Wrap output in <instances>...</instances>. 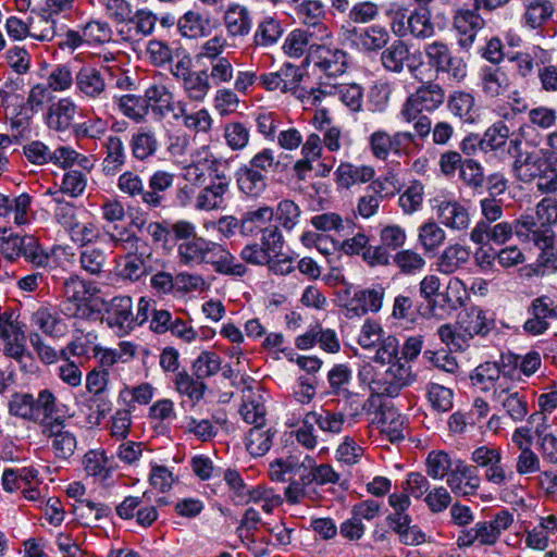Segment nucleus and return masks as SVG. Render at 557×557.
I'll list each match as a JSON object with an SVG mask.
<instances>
[{"label": "nucleus", "mask_w": 557, "mask_h": 557, "mask_svg": "<svg viewBox=\"0 0 557 557\" xmlns=\"http://www.w3.org/2000/svg\"><path fill=\"white\" fill-rule=\"evenodd\" d=\"M550 305L552 298L547 295L532 299L527 308L528 319L522 326L524 333L537 336L549 329V319H553Z\"/></svg>", "instance_id": "412c9836"}, {"label": "nucleus", "mask_w": 557, "mask_h": 557, "mask_svg": "<svg viewBox=\"0 0 557 557\" xmlns=\"http://www.w3.org/2000/svg\"><path fill=\"white\" fill-rule=\"evenodd\" d=\"M391 261L398 269V272L406 276L420 274L426 265L423 256L413 249L398 250L392 256Z\"/></svg>", "instance_id": "de8ad7c7"}, {"label": "nucleus", "mask_w": 557, "mask_h": 557, "mask_svg": "<svg viewBox=\"0 0 557 557\" xmlns=\"http://www.w3.org/2000/svg\"><path fill=\"white\" fill-rule=\"evenodd\" d=\"M409 59L410 48L401 39L394 40L381 53V63L384 70L395 74H400L404 71Z\"/></svg>", "instance_id": "58836bf2"}, {"label": "nucleus", "mask_w": 557, "mask_h": 557, "mask_svg": "<svg viewBox=\"0 0 557 557\" xmlns=\"http://www.w3.org/2000/svg\"><path fill=\"white\" fill-rule=\"evenodd\" d=\"M460 181L474 191H481L485 183L484 169L480 162L474 159H465L459 171Z\"/></svg>", "instance_id": "680f3d73"}, {"label": "nucleus", "mask_w": 557, "mask_h": 557, "mask_svg": "<svg viewBox=\"0 0 557 557\" xmlns=\"http://www.w3.org/2000/svg\"><path fill=\"white\" fill-rule=\"evenodd\" d=\"M274 216V210L264 206L257 210L247 211L240 220V234L244 236H255L261 234L269 222Z\"/></svg>", "instance_id": "a18cd8bd"}, {"label": "nucleus", "mask_w": 557, "mask_h": 557, "mask_svg": "<svg viewBox=\"0 0 557 557\" xmlns=\"http://www.w3.org/2000/svg\"><path fill=\"white\" fill-rule=\"evenodd\" d=\"M414 381V375L411 372V367L407 362L396 360L391 363L389 368L384 374L373 380L374 389L388 397H396L400 391L410 385Z\"/></svg>", "instance_id": "6ab92c4d"}, {"label": "nucleus", "mask_w": 557, "mask_h": 557, "mask_svg": "<svg viewBox=\"0 0 557 557\" xmlns=\"http://www.w3.org/2000/svg\"><path fill=\"white\" fill-rule=\"evenodd\" d=\"M210 240L197 236L186 243H180L177 246V257L184 265L203 264L205 253Z\"/></svg>", "instance_id": "09e8293b"}, {"label": "nucleus", "mask_w": 557, "mask_h": 557, "mask_svg": "<svg viewBox=\"0 0 557 557\" xmlns=\"http://www.w3.org/2000/svg\"><path fill=\"white\" fill-rule=\"evenodd\" d=\"M129 148L135 160L139 162L150 160L159 149L156 133L148 127L138 128L131 137Z\"/></svg>", "instance_id": "2f4dec72"}, {"label": "nucleus", "mask_w": 557, "mask_h": 557, "mask_svg": "<svg viewBox=\"0 0 557 557\" xmlns=\"http://www.w3.org/2000/svg\"><path fill=\"white\" fill-rule=\"evenodd\" d=\"M521 25L530 30L542 29L553 17L555 7L552 0L523 1Z\"/></svg>", "instance_id": "393cba45"}, {"label": "nucleus", "mask_w": 557, "mask_h": 557, "mask_svg": "<svg viewBox=\"0 0 557 557\" xmlns=\"http://www.w3.org/2000/svg\"><path fill=\"white\" fill-rule=\"evenodd\" d=\"M177 26L184 37L198 38L207 35L209 21L201 13L189 10L180 17Z\"/></svg>", "instance_id": "5fc2aeb1"}, {"label": "nucleus", "mask_w": 557, "mask_h": 557, "mask_svg": "<svg viewBox=\"0 0 557 557\" xmlns=\"http://www.w3.org/2000/svg\"><path fill=\"white\" fill-rule=\"evenodd\" d=\"M413 141L414 135L410 132L400 131L391 135L380 129L370 135L369 147L375 159L386 161L391 152L399 156Z\"/></svg>", "instance_id": "dca6fc26"}, {"label": "nucleus", "mask_w": 557, "mask_h": 557, "mask_svg": "<svg viewBox=\"0 0 557 557\" xmlns=\"http://www.w3.org/2000/svg\"><path fill=\"white\" fill-rule=\"evenodd\" d=\"M375 170L371 165H354L342 162L335 171L337 184L343 188H349L357 184H364L372 181Z\"/></svg>", "instance_id": "f704fd0d"}, {"label": "nucleus", "mask_w": 557, "mask_h": 557, "mask_svg": "<svg viewBox=\"0 0 557 557\" xmlns=\"http://www.w3.org/2000/svg\"><path fill=\"white\" fill-rule=\"evenodd\" d=\"M499 376L500 367L496 362H484L472 371L470 379L474 386L488 391L495 386Z\"/></svg>", "instance_id": "e2e57ef3"}, {"label": "nucleus", "mask_w": 557, "mask_h": 557, "mask_svg": "<svg viewBox=\"0 0 557 557\" xmlns=\"http://www.w3.org/2000/svg\"><path fill=\"white\" fill-rule=\"evenodd\" d=\"M437 216L442 224L451 230L463 231L470 225L468 210L457 201H442L437 207Z\"/></svg>", "instance_id": "c9c22d12"}, {"label": "nucleus", "mask_w": 557, "mask_h": 557, "mask_svg": "<svg viewBox=\"0 0 557 557\" xmlns=\"http://www.w3.org/2000/svg\"><path fill=\"white\" fill-rule=\"evenodd\" d=\"M388 503L394 509V513L387 516L386 521L389 528L398 534L399 540L405 545H418L424 542V534L417 525H410L411 518L406 513L410 506L409 495L405 493H394L389 495Z\"/></svg>", "instance_id": "6e6552de"}, {"label": "nucleus", "mask_w": 557, "mask_h": 557, "mask_svg": "<svg viewBox=\"0 0 557 557\" xmlns=\"http://www.w3.org/2000/svg\"><path fill=\"white\" fill-rule=\"evenodd\" d=\"M509 127L503 122L498 121L492 124L481 137V150L487 152H507L508 144L511 138Z\"/></svg>", "instance_id": "4c0bfd02"}, {"label": "nucleus", "mask_w": 557, "mask_h": 557, "mask_svg": "<svg viewBox=\"0 0 557 557\" xmlns=\"http://www.w3.org/2000/svg\"><path fill=\"white\" fill-rule=\"evenodd\" d=\"M343 36L346 41L364 52H377L385 48L389 40L388 30L381 25H371L366 28L343 26Z\"/></svg>", "instance_id": "2eb2a0df"}, {"label": "nucleus", "mask_w": 557, "mask_h": 557, "mask_svg": "<svg viewBox=\"0 0 557 557\" xmlns=\"http://www.w3.org/2000/svg\"><path fill=\"white\" fill-rule=\"evenodd\" d=\"M226 32L232 37H244L251 29V17L248 9L240 4L230 5L223 15Z\"/></svg>", "instance_id": "e433bc0d"}, {"label": "nucleus", "mask_w": 557, "mask_h": 557, "mask_svg": "<svg viewBox=\"0 0 557 557\" xmlns=\"http://www.w3.org/2000/svg\"><path fill=\"white\" fill-rule=\"evenodd\" d=\"M145 99L148 110L164 119L171 115L174 120L185 115V102L175 100L174 94L163 84H152L145 90Z\"/></svg>", "instance_id": "4468645a"}, {"label": "nucleus", "mask_w": 557, "mask_h": 557, "mask_svg": "<svg viewBox=\"0 0 557 557\" xmlns=\"http://www.w3.org/2000/svg\"><path fill=\"white\" fill-rule=\"evenodd\" d=\"M221 368V358L213 351H202L193 363V374L202 381L216 374Z\"/></svg>", "instance_id": "69168bd1"}, {"label": "nucleus", "mask_w": 557, "mask_h": 557, "mask_svg": "<svg viewBox=\"0 0 557 557\" xmlns=\"http://www.w3.org/2000/svg\"><path fill=\"white\" fill-rule=\"evenodd\" d=\"M175 174L165 170L154 171L147 180L144 207L149 211L165 208L166 193L173 187Z\"/></svg>", "instance_id": "aec40b11"}, {"label": "nucleus", "mask_w": 557, "mask_h": 557, "mask_svg": "<svg viewBox=\"0 0 557 557\" xmlns=\"http://www.w3.org/2000/svg\"><path fill=\"white\" fill-rule=\"evenodd\" d=\"M106 157L102 161V171L106 175H115L126 161L123 140L115 135H110L104 141Z\"/></svg>", "instance_id": "ea45409f"}, {"label": "nucleus", "mask_w": 557, "mask_h": 557, "mask_svg": "<svg viewBox=\"0 0 557 557\" xmlns=\"http://www.w3.org/2000/svg\"><path fill=\"white\" fill-rule=\"evenodd\" d=\"M513 522V517L508 510H502L495 515L493 520L475 523L478 542L481 545H493L497 542L503 531L507 530Z\"/></svg>", "instance_id": "7c9ffc66"}, {"label": "nucleus", "mask_w": 557, "mask_h": 557, "mask_svg": "<svg viewBox=\"0 0 557 557\" xmlns=\"http://www.w3.org/2000/svg\"><path fill=\"white\" fill-rule=\"evenodd\" d=\"M344 421L343 413L329 410L309 411L304 418L305 424L317 423L322 431L331 433H339L343 430Z\"/></svg>", "instance_id": "6e6d98bb"}, {"label": "nucleus", "mask_w": 557, "mask_h": 557, "mask_svg": "<svg viewBox=\"0 0 557 557\" xmlns=\"http://www.w3.org/2000/svg\"><path fill=\"white\" fill-rule=\"evenodd\" d=\"M309 64L318 67L329 78H335L347 69V53L338 48L326 45H312L306 57Z\"/></svg>", "instance_id": "ddd939ff"}, {"label": "nucleus", "mask_w": 557, "mask_h": 557, "mask_svg": "<svg viewBox=\"0 0 557 557\" xmlns=\"http://www.w3.org/2000/svg\"><path fill=\"white\" fill-rule=\"evenodd\" d=\"M277 72L281 76L284 94L290 92L293 96L305 102L306 88L300 86L304 78V72L301 69L292 63H285Z\"/></svg>", "instance_id": "603ef678"}, {"label": "nucleus", "mask_w": 557, "mask_h": 557, "mask_svg": "<svg viewBox=\"0 0 557 557\" xmlns=\"http://www.w3.org/2000/svg\"><path fill=\"white\" fill-rule=\"evenodd\" d=\"M81 30L83 33V39H85L88 46L109 42L113 34L107 21L94 18L82 25Z\"/></svg>", "instance_id": "bf43d9fd"}, {"label": "nucleus", "mask_w": 557, "mask_h": 557, "mask_svg": "<svg viewBox=\"0 0 557 557\" xmlns=\"http://www.w3.org/2000/svg\"><path fill=\"white\" fill-rule=\"evenodd\" d=\"M57 397L49 389H41L37 397L30 393L15 392L8 403L9 413L26 421L37 422L42 413L49 417Z\"/></svg>", "instance_id": "423d86ee"}, {"label": "nucleus", "mask_w": 557, "mask_h": 557, "mask_svg": "<svg viewBox=\"0 0 557 557\" xmlns=\"http://www.w3.org/2000/svg\"><path fill=\"white\" fill-rule=\"evenodd\" d=\"M221 161L218 160L207 147H201L191 154V160L183 166V178L194 186H202L207 182L215 178V174H225L221 171Z\"/></svg>", "instance_id": "9b49d317"}, {"label": "nucleus", "mask_w": 557, "mask_h": 557, "mask_svg": "<svg viewBox=\"0 0 557 557\" xmlns=\"http://www.w3.org/2000/svg\"><path fill=\"white\" fill-rule=\"evenodd\" d=\"M150 302L141 297L137 305V312H133V300L129 296H116L106 304L103 320L109 327L120 335H126L136 326L141 325L149 318Z\"/></svg>", "instance_id": "f03ea898"}, {"label": "nucleus", "mask_w": 557, "mask_h": 557, "mask_svg": "<svg viewBox=\"0 0 557 557\" xmlns=\"http://www.w3.org/2000/svg\"><path fill=\"white\" fill-rule=\"evenodd\" d=\"M513 235V227L510 222H498L486 225L476 223L470 233V239L478 245L493 243L503 245Z\"/></svg>", "instance_id": "c85d7f7f"}, {"label": "nucleus", "mask_w": 557, "mask_h": 557, "mask_svg": "<svg viewBox=\"0 0 557 557\" xmlns=\"http://www.w3.org/2000/svg\"><path fill=\"white\" fill-rule=\"evenodd\" d=\"M157 21V15L150 10L138 9L135 13L132 11L129 18L119 29V33L126 41H132L137 37H147L153 33Z\"/></svg>", "instance_id": "a878e982"}, {"label": "nucleus", "mask_w": 557, "mask_h": 557, "mask_svg": "<svg viewBox=\"0 0 557 557\" xmlns=\"http://www.w3.org/2000/svg\"><path fill=\"white\" fill-rule=\"evenodd\" d=\"M512 224L513 234L524 243L532 242L541 250L539 259L542 264L554 262L557 259L554 248V236L548 227L539 226L534 218L523 215L515 220Z\"/></svg>", "instance_id": "0eeeda50"}, {"label": "nucleus", "mask_w": 557, "mask_h": 557, "mask_svg": "<svg viewBox=\"0 0 557 557\" xmlns=\"http://www.w3.org/2000/svg\"><path fill=\"white\" fill-rule=\"evenodd\" d=\"M470 259V250L459 244L447 246L436 261V269L443 274H453Z\"/></svg>", "instance_id": "79ce46f5"}, {"label": "nucleus", "mask_w": 557, "mask_h": 557, "mask_svg": "<svg viewBox=\"0 0 557 557\" xmlns=\"http://www.w3.org/2000/svg\"><path fill=\"white\" fill-rule=\"evenodd\" d=\"M380 245L368 249L364 253V261L370 267L391 264L392 255L389 251L400 250L406 240L407 234L405 228L397 224L384 225L379 233Z\"/></svg>", "instance_id": "9d476101"}, {"label": "nucleus", "mask_w": 557, "mask_h": 557, "mask_svg": "<svg viewBox=\"0 0 557 557\" xmlns=\"http://www.w3.org/2000/svg\"><path fill=\"white\" fill-rule=\"evenodd\" d=\"M312 35L304 29H294L285 38L283 50L290 58H300L309 52Z\"/></svg>", "instance_id": "0e129e2a"}, {"label": "nucleus", "mask_w": 557, "mask_h": 557, "mask_svg": "<svg viewBox=\"0 0 557 557\" xmlns=\"http://www.w3.org/2000/svg\"><path fill=\"white\" fill-rule=\"evenodd\" d=\"M230 178L226 174H215V178L203 187L195 199V208L197 210H215L224 205V195L228 191Z\"/></svg>", "instance_id": "5701e85b"}, {"label": "nucleus", "mask_w": 557, "mask_h": 557, "mask_svg": "<svg viewBox=\"0 0 557 557\" xmlns=\"http://www.w3.org/2000/svg\"><path fill=\"white\" fill-rule=\"evenodd\" d=\"M183 90L193 101H202L211 89L208 70L193 71L182 82Z\"/></svg>", "instance_id": "8fccbe9b"}, {"label": "nucleus", "mask_w": 557, "mask_h": 557, "mask_svg": "<svg viewBox=\"0 0 557 557\" xmlns=\"http://www.w3.org/2000/svg\"><path fill=\"white\" fill-rule=\"evenodd\" d=\"M520 134L513 135L508 144V154L513 158V171L519 181L531 183L536 181V188L542 194L557 196V171L535 152H523Z\"/></svg>", "instance_id": "f257e3e1"}, {"label": "nucleus", "mask_w": 557, "mask_h": 557, "mask_svg": "<svg viewBox=\"0 0 557 557\" xmlns=\"http://www.w3.org/2000/svg\"><path fill=\"white\" fill-rule=\"evenodd\" d=\"M426 63L437 77L445 76L455 83L462 82L468 72L467 62L457 55L443 40H434L424 46Z\"/></svg>", "instance_id": "20e7f679"}, {"label": "nucleus", "mask_w": 557, "mask_h": 557, "mask_svg": "<svg viewBox=\"0 0 557 557\" xmlns=\"http://www.w3.org/2000/svg\"><path fill=\"white\" fill-rule=\"evenodd\" d=\"M106 260L107 257L100 248L86 247L79 253L81 268L90 275H99Z\"/></svg>", "instance_id": "774afa93"}, {"label": "nucleus", "mask_w": 557, "mask_h": 557, "mask_svg": "<svg viewBox=\"0 0 557 557\" xmlns=\"http://www.w3.org/2000/svg\"><path fill=\"white\" fill-rule=\"evenodd\" d=\"M446 483L456 496H469L476 493L481 479L474 467L457 460L447 475Z\"/></svg>", "instance_id": "4be33fe9"}, {"label": "nucleus", "mask_w": 557, "mask_h": 557, "mask_svg": "<svg viewBox=\"0 0 557 557\" xmlns=\"http://www.w3.org/2000/svg\"><path fill=\"white\" fill-rule=\"evenodd\" d=\"M120 112L135 123H141L148 115V108L145 96L134 94H125L122 96H113Z\"/></svg>", "instance_id": "49530a36"}, {"label": "nucleus", "mask_w": 557, "mask_h": 557, "mask_svg": "<svg viewBox=\"0 0 557 557\" xmlns=\"http://www.w3.org/2000/svg\"><path fill=\"white\" fill-rule=\"evenodd\" d=\"M350 290L346 288L344 290L343 307L346 309V317L351 319L354 317H361L369 312H377L382 308L385 289L382 285L376 284L371 288L357 289L354 295L349 297Z\"/></svg>", "instance_id": "f8f14e48"}, {"label": "nucleus", "mask_w": 557, "mask_h": 557, "mask_svg": "<svg viewBox=\"0 0 557 557\" xmlns=\"http://www.w3.org/2000/svg\"><path fill=\"white\" fill-rule=\"evenodd\" d=\"M236 183L238 189L249 197L260 196L267 188V178L259 171L243 164L236 171Z\"/></svg>", "instance_id": "37998d69"}, {"label": "nucleus", "mask_w": 557, "mask_h": 557, "mask_svg": "<svg viewBox=\"0 0 557 557\" xmlns=\"http://www.w3.org/2000/svg\"><path fill=\"white\" fill-rule=\"evenodd\" d=\"M391 28L399 38L411 36L414 39L425 40L435 35L431 12L422 9L412 11L405 8L397 9L393 12Z\"/></svg>", "instance_id": "39448f33"}, {"label": "nucleus", "mask_w": 557, "mask_h": 557, "mask_svg": "<svg viewBox=\"0 0 557 557\" xmlns=\"http://www.w3.org/2000/svg\"><path fill=\"white\" fill-rule=\"evenodd\" d=\"M203 264L210 265L218 274L242 277L247 273V267L222 244L210 240L205 253Z\"/></svg>", "instance_id": "f3484780"}, {"label": "nucleus", "mask_w": 557, "mask_h": 557, "mask_svg": "<svg viewBox=\"0 0 557 557\" xmlns=\"http://www.w3.org/2000/svg\"><path fill=\"white\" fill-rule=\"evenodd\" d=\"M175 387L181 395L188 397L194 404L203 397L207 389V385L201 379L194 377L186 371L176 374Z\"/></svg>", "instance_id": "4d7b16f0"}, {"label": "nucleus", "mask_w": 557, "mask_h": 557, "mask_svg": "<svg viewBox=\"0 0 557 557\" xmlns=\"http://www.w3.org/2000/svg\"><path fill=\"white\" fill-rule=\"evenodd\" d=\"M445 102L448 111L465 124H473L479 119V110L475 107L474 97L470 92L456 90L448 96Z\"/></svg>", "instance_id": "c756f323"}, {"label": "nucleus", "mask_w": 557, "mask_h": 557, "mask_svg": "<svg viewBox=\"0 0 557 557\" xmlns=\"http://www.w3.org/2000/svg\"><path fill=\"white\" fill-rule=\"evenodd\" d=\"M485 25L480 12L471 9H459L453 17V27L457 34V45L461 50H470L473 46L478 32Z\"/></svg>", "instance_id": "a211bd4d"}, {"label": "nucleus", "mask_w": 557, "mask_h": 557, "mask_svg": "<svg viewBox=\"0 0 557 557\" xmlns=\"http://www.w3.org/2000/svg\"><path fill=\"white\" fill-rule=\"evenodd\" d=\"M446 101L444 87L435 81H426L419 85L401 104L399 116L411 123L421 113H433Z\"/></svg>", "instance_id": "7ed1b4c3"}, {"label": "nucleus", "mask_w": 557, "mask_h": 557, "mask_svg": "<svg viewBox=\"0 0 557 557\" xmlns=\"http://www.w3.org/2000/svg\"><path fill=\"white\" fill-rule=\"evenodd\" d=\"M147 182L136 172L127 170L117 177L116 187L121 194L144 206Z\"/></svg>", "instance_id": "3c124183"}, {"label": "nucleus", "mask_w": 557, "mask_h": 557, "mask_svg": "<svg viewBox=\"0 0 557 557\" xmlns=\"http://www.w3.org/2000/svg\"><path fill=\"white\" fill-rule=\"evenodd\" d=\"M76 112L77 106L71 98H60L48 107L45 122L54 132H65L72 125Z\"/></svg>", "instance_id": "b1692460"}, {"label": "nucleus", "mask_w": 557, "mask_h": 557, "mask_svg": "<svg viewBox=\"0 0 557 557\" xmlns=\"http://www.w3.org/2000/svg\"><path fill=\"white\" fill-rule=\"evenodd\" d=\"M458 325L465 336L473 338L474 336H486L494 327L493 319L486 318V312L480 307L473 306L459 314Z\"/></svg>", "instance_id": "bb28decb"}, {"label": "nucleus", "mask_w": 557, "mask_h": 557, "mask_svg": "<svg viewBox=\"0 0 557 557\" xmlns=\"http://www.w3.org/2000/svg\"><path fill=\"white\" fill-rule=\"evenodd\" d=\"M479 77L481 89L488 98H496L503 95L509 87L508 76L499 66H482Z\"/></svg>", "instance_id": "72a5a7b5"}, {"label": "nucleus", "mask_w": 557, "mask_h": 557, "mask_svg": "<svg viewBox=\"0 0 557 557\" xmlns=\"http://www.w3.org/2000/svg\"><path fill=\"white\" fill-rule=\"evenodd\" d=\"M494 397L515 422H520L527 417L529 412L528 401L520 393H511L508 387L499 384L494 389Z\"/></svg>", "instance_id": "473e14b6"}, {"label": "nucleus", "mask_w": 557, "mask_h": 557, "mask_svg": "<svg viewBox=\"0 0 557 557\" xmlns=\"http://www.w3.org/2000/svg\"><path fill=\"white\" fill-rule=\"evenodd\" d=\"M380 422L381 433L384 434L389 442L396 443L405 438V419L395 410L388 409L383 411Z\"/></svg>", "instance_id": "052dcab7"}, {"label": "nucleus", "mask_w": 557, "mask_h": 557, "mask_svg": "<svg viewBox=\"0 0 557 557\" xmlns=\"http://www.w3.org/2000/svg\"><path fill=\"white\" fill-rule=\"evenodd\" d=\"M424 187L419 181H413L399 196L398 203L406 214L418 211L423 202Z\"/></svg>", "instance_id": "338daca9"}, {"label": "nucleus", "mask_w": 557, "mask_h": 557, "mask_svg": "<svg viewBox=\"0 0 557 557\" xmlns=\"http://www.w3.org/2000/svg\"><path fill=\"white\" fill-rule=\"evenodd\" d=\"M284 34V28L280 20L273 16H265L261 20L253 35L256 47L270 48L275 46Z\"/></svg>", "instance_id": "c03bdc74"}, {"label": "nucleus", "mask_w": 557, "mask_h": 557, "mask_svg": "<svg viewBox=\"0 0 557 557\" xmlns=\"http://www.w3.org/2000/svg\"><path fill=\"white\" fill-rule=\"evenodd\" d=\"M98 293V288L92 282L82 280L78 275H71L63 282V297L74 306V311L70 314L75 315L90 297Z\"/></svg>", "instance_id": "cd10ccee"}, {"label": "nucleus", "mask_w": 557, "mask_h": 557, "mask_svg": "<svg viewBox=\"0 0 557 557\" xmlns=\"http://www.w3.org/2000/svg\"><path fill=\"white\" fill-rule=\"evenodd\" d=\"M108 74H111L110 66L97 69L84 65L75 74L76 92L88 101H101L108 98L109 84Z\"/></svg>", "instance_id": "1a4fd4ad"}, {"label": "nucleus", "mask_w": 557, "mask_h": 557, "mask_svg": "<svg viewBox=\"0 0 557 557\" xmlns=\"http://www.w3.org/2000/svg\"><path fill=\"white\" fill-rule=\"evenodd\" d=\"M274 433L264 426H253L249 430L246 438V448L253 457L265 455L272 446Z\"/></svg>", "instance_id": "13d9d810"}, {"label": "nucleus", "mask_w": 557, "mask_h": 557, "mask_svg": "<svg viewBox=\"0 0 557 557\" xmlns=\"http://www.w3.org/2000/svg\"><path fill=\"white\" fill-rule=\"evenodd\" d=\"M33 325L51 337H60L65 333L66 326L59 313L48 307H40L32 314Z\"/></svg>", "instance_id": "a19ab883"}, {"label": "nucleus", "mask_w": 557, "mask_h": 557, "mask_svg": "<svg viewBox=\"0 0 557 557\" xmlns=\"http://www.w3.org/2000/svg\"><path fill=\"white\" fill-rule=\"evenodd\" d=\"M445 239V231L433 221L423 223L418 230V243L426 253L435 252Z\"/></svg>", "instance_id": "864d4df0"}]
</instances>
